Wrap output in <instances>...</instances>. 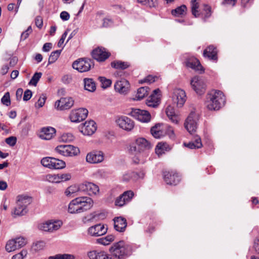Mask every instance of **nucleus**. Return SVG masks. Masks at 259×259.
<instances>
[{
  "mask_svg": "<svg viewBox=\"0 0 259 259\" xmlns=\"http://www.w3.org/2000/svg\"><path fill=\"white\" fill-rule=\"evenodd\" d=\"M80 191L85 192L89 195H96L99 192V188L94 183L84 182L80 184Z\"/></svg>",
  "mask_w": 259,
  "mask_h": 259,
  "instance_id": "obj_20",
  "label": "nucleus"
},
{
  "mask_svg": "<svg viewBox=\"0 0 259 259\" xmlns=\"http://www.w3.org/2000/svg\"><path fill=\"white\" fill-rule=\"evenodd\" d=\"M130 174H131V179L133 181H136L139 179H143L145 175L143 171H140L139 173L135 171H130Z\"/></svg>",
  "mask_w": 259,
  "mask_h": 259,
  "instance_id": "obj_51",
  "label": "nucleus"
},
{
  "mask_svg": "<svg viewBox=\"0 0 259 259\" xmlns=\"http://www.w3.org/2000/svg\"><path fill=\"white\" fill-rule=\"evenodd\" d=\"M1 102L3 104L8 106L11 104V100L10 97V93L7 92L5 94L3 97L1 99Z\"/></svg>",
  "mask_w": 259,
  "mask_h": 259,
  "instance_id": "obj_52",
  "label": "nucleus"
},
{
  "mask_svg": "<svg viewBox=\"0 0 259 259\" xmlns=\"http://www.w3.org/2000/svg\"><path fill=\"white\" fill-rule=\"evenodd\" d=\"M163 176L164 181L167 185H176L180 182L181 180L179 174L173 171H164Z\"/></svg>",
  "mask_w": 259,
  "mask_h": 259,
  "instance_id": "obj_15",
  "label": "nucleus"
},
{
  "mask_svg": "<svg viewBox=\"0 0 259 259\" xmlns=\"http://www.w3.org/2000/svg\"><path fill=\"white\" fill-rule=\"evenodd\" d=\"M161 124H157L151 129L152 135L156 139H160L163 136V133L160 128Z\"/></svg>",
  "mask_w": 259,
  "mask_h": 259,
  "instance_id": "obj_32",
  "label": "nucleus"
},
{
  "mask_svg": "<svg viewBox=\"0 0 259 259\" xmlns=\"http://www.w3.org/2000/svg\"><path fill=\"white\" fill-rule=\"evenodd\" d=\"M114 240V236L113 235H109L106 237L98 239L97 242L99 244L107 245L109 244Z\"/></svg>",
  "mask_w": 259,
  "mask_h": 259,
  "instance_id": "obj_38",
  "label": "nucleus"
},
{
  "mask_svg": "<svg viewBox=\"0 0 259 259\" xmlns=\"http://www.w3.org/2000/svg\"><path fill=\"white\" fill-rule=\"evenodd\" d=\"M32 92L30 90H27L24 92L23 96V100L27 101L30 99L32 97Z\"/></svg>",
  "mask_w": 259,
  "mask_h": 259,
  "instance_id": "obj_62",
  "label": "nucleus"
},
{
  "mask_svg": "<svg viewBox=\"0 0 259 259\" xmlns=\"http://www.w3.org/2000/svg\"><path fill=\"white\" fill-rule=\"evenodd\" d=\"M167 144L159 143L156 147L155 152L158 156L161 155L165 151H167Z\"/></svg>",
  "mask_w": 259,
  "mask_h": 259,
  "instance_id": "obj_39",
  "label": "nucleus"
},
{
  "mask_svg": "<svg viewBox=\"0 0 259 259\" xmlns=\"http://www.w3.org/2000/svg\"><path fill=\"white\" fill-rule=\"evenodd\" d=\"M66 166L65 161L58 158H54L51 169H62Z\"/></svg>",
  "mask_w": 259,
  "mask_h": 259,
  "instance_id": "obj_37",
  "label": "nucleus"
},
{
  "mask_svg": "<svg viewBox=\"0 0 259 259\" xmlns=\"http://www.w3.org/2000/svg\"><path fill=\"white\" fill-rule=\"evenodd\" d=\"M84 89L90 92H94L96 89L95 82L92 78H85L83 79Z\"/></svg>",
  "mask_w": 259,
  "mask_h": 259,
  "instance_id": "obj_31",
  "label": "nucleus"
},
{
  "mask_svg": "<svg viewBox=\"0 0 259 259\" xmlns=\"http://www.w3.org/2000/svg\"><path fill=\"white\" fill-rule=\"evenodd\" d=\"M6 143L10 146L15 145L17 142V138L15 137L11 136L7 138L5 140Z\"/></svg>",
  "mask_w": 259,
  "mask_h": 259,
  "instance_id": "obj_60",
  "label": "nucleus"
},
{
  "mask_svg": "<svg viewBox=\"0 0 259 259\" xmlns=\"http://www.w3.org/2000/svg\"><path fill=\"white\" fill-rule=\"evenodd\" d=\"M164 128V130H165L166 134L168 135L169 137L171 139H173L175 138L174 130L170 126L165 125Z\"/></svg>",
  "mask_w": 259,
  "mask_h": 259,
  "instance_id": "obj_59",
  "label": "nucleus"
},
{
  "mask_svg": "<svg viewBox=\"0 0 259 259\" xmlns=\"http://www.w3.org/2000/svg\"><path fill=\"white\" fill-rule=\"evenodd\" d=\"M93 58L99 62H103L106 60L110 55V53L106 49L98 47L92 51Z\"/></svg>",
  "mask_w": 259,
  "mask_h": 259,
  "instance_id": "obj_16",
  "label": "nucleus"
},
{
  "mask_svg": "<svg viewBox=\"0 0 259 259\" xmlns=\"http://www.w3.org/2000/svg\"><path fill=\"white\" fill-rule=\"evenodd\" d=\"M134 195V192L131 190L124 192L116 199L115 201V205L120 207L123 206L131 201Z\"/></svg>",
  "mask_w": 259,
  "mask_h": 259,
  "instance_id": "obj_18",
  "label": "nucleus"
},
{
  "mask_svg": "<svg viewBox=\"0 0 259 259\" xmlns=\"http://www.w3.org/2000/svg\"><path fill=\"white\" fill-rule=\"evenodd\" d=\"M114 229L118 232H122L125 230L127 226L126 220L121 217H116L114 218Z\"/></svg>",
  "mask_w": 259,
  "mask_h": 259,
  "instance_id": "obj_27",
  "label": "nucleus"
},
{
  "mask_svg": "<svg viewBox=\"0 0 259 259\" xmlns=\"http://www.w3.org/2000/svg\"><path fill=\"white\" fill-rule=\"evenodd\" d=\"M104 160V154L102 151H93L87 154L86 161L87 162L95 164L102 162Z\"/></svg>",
  "mask_w": 259,
  "mask_h": 259,
  "instance_id": "obj_19",
  "label": "nucleus"
},
{
  "mask_svg": "<svg viewBox=\"0 0 259 259\" xmlns=\"http://www.w3.org/2000/svg\"><path fill=\"white\" fill-rule=\"evenodd\" d=\"M186 66L187 67L191 68L196 71H198L200 73L204 72V69L201 65L199 61L194 57H191L187 60L185 62Z\"/></svg>",
  "mask_w": 259,
  "mask_h": 259,
  "instance_id": "obj_23",
  "label": "nucleus"
},
{
  "mask_svg": "<svg viewBox=\"0 0 259 259\" xmlns=\"http://www.w3.org/2000/svg\"><path fill=\"white\" fill-rule=\"evenodd\" d=\"M72 66L73 69L79 72H84L89 71L94 67V64L93 60L91 59L80 58L75 61Z\"/></svg>",
  "mask_w": 259,
  "mask_h": 259,
  "instance_id": "obj_6",
  "label": "nucleus"
},
{
  "mask_svg": "<svg viewBox=\"0 0 259 259\" xmlns=\"http://www.w3.org/2000/svg\"><path fill=\"white\" fill-rule=\"evenodd\" d=\"M184 145L191 149H199L202 146L201 138L198 136H195L193 140L188 143H185Z\"/></svg>",
  "mask_w": 259,
  "mask_h": 259,
  "instance_id": "obj_29",
  "label": "nucleus"
},
{
  "mask_svg": "<svg viewBox=\"0 0 259 259\" xmlns=\"http://www.w3.org/2000/svg\"><path fill=\"white\" fill-rule=\"evenodd\" d=\"M198 115L194 111H191L184 123V126L187 131L191 134L196 132L197 128Z\"/></svg>",
  "mask_w": 259,
  "mask_h": 259,
  "instance_id": "obj_7",
  "label": "nucleus"
},
{
  "mask_svg": "<svg viewBox=\"0 0 259 259\" xmlns=\"http://www.w3.org/2000/svg\"><path fill=\"white\" fill-rule=\"evenodd\" d=\"M107 231V228L101 224L91 226L88 230V234L94 237L103 235L106 233Z\"/></svg>",
  "mask_w": 259,
  "mask_h": 259,
  "instance_id": "obj_21",
  "label": "nucleus"
},
{
  "mask_svg": "<svg viewBox=\"0 0 259 259\" xmlns=\"http://www.w3.org/2000/svg\"><path fill=\"white\" fill-rule=\"evenodd\" d=\"M253 248L256 253L259 254V238L254 240L253 243Z\"/></svg>",
  "mask_w": 259,
  "mask_h": 259,
  "instance_id": "obj_64",
  "label": "nucleus"
},
{
  "mask_svg": "<svg viewBox=\"0 0 259 259\" xmlns=\"http://www.w3.org/2000/svg\"><path fill=\"white\" fill-rule=\"evenodd\" d=\"M166 114L168 118L172 122L177 124L179 121V117L175 113L174 108L171 106H168L166 109Z\"/></svg>",
  "mask_w": 259,
  "mask_h": 259,
  "instance_id": "obj_30",
  "label": "nucleus"
},
{
  "mask_svg": "<svg viewBox=\"0 0 259 259\" xmlns=\"http://www.w3.org/2000/svg\"><path fill=\"white\" fill-rule=\"evenodd\" d=\"M93 206V201L91 198L79 197L69 203L68 210L70 213H79L91 209Z\"/></svg>",
  "mask_w": 259,
  "mask_h": 259,
  "instance_id": "obj_1",
  "label": "nucleus"
},
{
  "mask_svg": "<svg viewBox=\"0 0 259 259\" xmlns=\"http://www.w3.org/2000/svg\"><path fill=\"white\" fill-rule=\"evenodd\" d=\"M128 115L142 122H148L151 119V115L149 112L140 109L132 108Z\"/></svg>",
  "mask_w": 259,
  "mask_h": 259,
  "instance_id": "obj_10",
  "label": "nucleus"
},
{
  "mask_svg": "<svg viewBox=\"0 0 259 259\" xmlns=\"http://www.w3.org/2000/svg\"><path fill=\"white\" fill-rule=\"evenodd\" d=\"M45 242L43 241H38L34 243L32 245V249L35 251L42 250L45 246Z\"/></svg>",
  "mask_w": 259,
  "mask_h": 259,
  "instance_id": "obj_49",
  "label": "nucleus"
},
{
  "mask_svg": "<svg viewBox=\"0 0 259 259\" xmlns=\"http://www.w3.org/2000/svg\"><path fill=\"white\" fill-rule=\"evenodd\" d=\"M172 101L176 104L178 107H182L186 101L185 92L180 89L174 90L172 95Z\"/></svg>",
  "mask_w": 259,
  "mask_h": 259,
  "instance_id": "obj_13",
  "label": "nucleus"
},
{
  "mask_svg": "<svg viewBox=\"0 0 259 259\" xmlns=\"http://www.w3.org/2000/svg\"><path fill=\"white\" fill-rule=\"evenodd\" d=\"M138 3L143 5L152 8L156 6V0H137Z\"/></svg>",
  "mask_w": 259,
  "mask_h": 259,
  "instance_id": "obj_50",
  "label": "nucleus"
},
{
  "mask_svg": "<svg viewBox=\"0 0 259 259\" xmlns=\"http://www.w3.org/2000/svg\"><path fill=\"white\" fill-rule=\"evenodd\" d=\"M46 99L47 97L46 96L43 94L41 95L37 102L35 103V107L38 108L42 107L45 105Z\"/></svg>",
  "mask_w": 259,
  "mask_h": 259,
  "instance_id": "obj_55",
  "label": "nucleus"
},
{
  "mask_svg": "<svg viewBox=\"0 0 259 259\" xmlns=\"http://www.w3.org/2000/svg\"><path fill=\"white\" fill-rule=\"evenodd\" d=\"M97 130L96 122L93 120L85 121L81 127V133L87 136L93 135Z\"/></svg>",
  "mask_w": 259,
  "mask_h": 259,
  "instance_id": "obj_22",
  "label": "nucleus"
},
{
  "mask_svg": "<svg viewBox=\"0 0 259 259\" xmlns=\"http://www.w3.org/2000/svg\"><path fill=\"white\" fill-rule=\"evenodd\" d=\"M226 99L223 93L218 90H213L206 97L205 104L209 110H218L224 106Z\"/></svg>",
  "mask_w": 259,
  "mask_h": 259,
  "instance_id": "obj_2",
  "label": "nucleus"
},
{
  "mask_svg": "<svg viewBox=\"0 0 259 259\" xmlns=\"http://www.w3.org/2000/svg\"><path fill=\"white\" fill-rule=\"evenodd\" d=\"M27 254V251L25 249H23L20 252L14 255L12 259H23Z\"/></svg>",
  "mask_w": 259,
  "mask_h": 259,
  "instance_id": "obj_56",
  "label": "nucleus"
},
{
  "mask_svg": "<svg viewBox=\"0 0 259 259\" xmlns=\"http://www.w3.org/2000/svg\"><path fill=\"white\" fill-rule=\"evenodd\" d=\"M74 139L73 136L70 133H66L62 135L61 140L63 142H69Z\"/></svg>",
  "mask_w": 259,
  "mask_h": 259,
  "instance_id": "obj_54",
  "label": "nucleus"
},
{
  "mask_svg": "<svg viewBox=\"0 0 259 259\" xmlns=\"http://www.w3.org/2000/svg\"><path fill=\"white\" fill-rule=\"evenodd\" d=\"M110 251L115 257L122 259L131 254L132 248L131 245L124 241H120L114 243Z\"/></svg>",
  "mask_w": 259,
  "mask_h": 259,
  "instance_id": "obj_3",
  "label": "nucleus"
},
{
  "mask_svg": "<svg viewBox=\"0 0 259 259\" xmlns=\"http://www.w3.org/2000/svg\"><path fill=\"white\" fill-rule=\"evenodd\" d=\"M42 76V73L41 72H35L33 76L32 77L31 79H30V81L29 82L28 84L29 85H32L34 86H36L37 85V83L40 78H41Z\"/></svg>",
  "mask_w": 259,
  "mask_h": 259,
  "instance_id": "obj_45",
  "label": "nucleus"
},
{
  "mask_svg": "<svg viewBox=\"0 0 259 259\" xmlns=\"http://www.w3.org/2000/svg\"><path fill=\"white\" fill-rule=\"evenodd\" d=\"M160 91L157 89L153 91V93L147 100L146 104L149 107H157L160 103Z\"/></svg>",
  "mask_w": 259,
  "mask_h": 259,
  "instance_id": "obj_24",
  "label": "nucleus"
},
{
  "mask_svg": "<svg viewBox=\"0 0 259 259\" xmlns=\"http://www.w3.org/2000/svg\"><path fill=\"white\" fill-rule=\"evenodd\" d=\"M198 1V0H191V1L192 13L195 17H197L199 16V13L198 11L199 8Z\"/></svg>",
  "mask_w": 259,
  "mask_h": 259,
  "instance_id": "obj_40",
  "label": "nucleus"
},
{
  "mask_svg": "<svg viewBox=\"0 0 259 259\" xmlns=\"http://www.w3.org/2000/svg\"><path fill=\"white\" fill-rule=\"evenodd\" d=\"M187 8L185 5H182L178 7L175 10L171 11V14L172 15L179 17L185 15L186 13Z\"/></svg>",
  "mask_w": 259,
  "mask_h": 259,
  "instance_id": "obj_35",
  "label": "nucleus"
},
{
  "mask_svg": "<svg viewBox=\"0 0 259 259\" xmlns=\"http://www.w3.org/2000/svg\"><path fill=\"white\" fill-rule=\"evenodd\" d=\"M88 114V110L85 108H79L72 110L69 118L72 122H79L84 120Z\"/></svg>",
  "mask_w": 259,
  "mask_h": 259,
  "instance_id": "obj_12",
  "label": "nucleus"
},
{
  "mask_svg": "<svg viewBox=\"0 0 259 259\" xmlns=\"http://www.w3.org/2000/svg\"><path fill=\"white\" fill-rule=\"evenodd\" d=\"M55 151L58 154L66 157H73L80 153L79 148L71 145H60L55 148Z\"/></svg>",
  "mask_w": 259,
  "mask_h": 259,
  "instance_id": "obj_5",
  "label": "nucleus"
},
{
  "mask_svg": "<svg viewBox=\"0 0 259 259\" xmlns=\"http://www.w3.org/2000/svg\"><path fill=\"white\" fill-rule=\"evenodd\" d=\"M130 87L128 81L125 79L117 81L114 84L115 90L121 94H126Z\"/></svg>",
  "mask_w": 259,
  "mask_h": 259,
  "instance_id": "obj_25",
  "label": "nucleus"
},
{
  "mask_svg": "<svg viewBox=\"0 0 259 259\" xmlns=\"http://www.w3.org/2000/svg\"><path fill=\"white\" fill-rule=\"evenodd\" d=\"M73 104L72 98H61L55 102V107L57 110H64L70 108Z\"/></svg>",
  "mask_w": 259,
  "mask_h": 259,
  "instance_id": "obj_17",
  "label": "nucleus"
},
{
  "mask_svg": "<svg viewBox=\"0 0 259 259\" xmlns=\"http://www.w3.org/2000/svg\"><path fill=\"white\" fill-rule=\"evenodd\" d=\"M111 66L117 69H125L130 66V64L126 62L115 61L111 63Z\"/></svg>",
  "mask_w": 259,
  "mask_h": 259,
  "instance_id": "obj_34",
  "label": "nucleus"
},
{
  "mask_svg": "<svg viewBox=\"0 0 259 259\" xmlns=\"http://www.w3.org/2000/svg\"><path fill=\"white\" fill-rule=\"evenodd\" d=\"M32 30L31 27L29 26L25 31L22 33L21 35V40H25L28 37L29 34L32 32Z\"/></svg>",
  "mask_w": 259,
  "mask_h": 259,
  "instance_id": "obj_58",
  "label": "nucleus"
},
{
  "mask_svg": "<svg viewBox=\"0 0 259 259\" xmlns=\"http://www.w3.org/2000/svg\"><path fill=\"white\" fill-rule=\"evenodd\" d=\"M151 144L143 138H138L135 143L130 146L129 151L131 154L140 155L141 152L148 150L152 148Z\"/></svg>",
  "mask_w": 259,
  "mask_h": 259,
  "instance_id": "obj_4",
  "label": "nucleus"
},
{
  "mask_svg": "<svg viewBox=\"0 0 259 259\" xmlns=\"http://www.w3.org/2000/svg\"><path fill=\"white\" fill-rule=\"evenodd\" d=\"M99 80L101 83V87L104 89H106L110 87L112 83L111 80L107 79L105 77L100 76L99 77Z\"/></svg>",
  "mask_w": 259,
  "mask_h": 259,
  "instance_id": "obj_48",
  "label": "nucleus"
},
{
  "mask_svg": "<svg viewBox=\"0 0 259 259\" xmlns=\"http://www.w3.org/2000/svg\"><path fill=\"white\" fill-rule=\"evenodd\" d=\"M113 24V21L111 19L106 18L103 20L102 26L104 27H108L111 26Z\"/></svg>",
  "mask_w": 259,
  "mask_h": 259,
  "instance_id": "obj_61",
  "label": "nucleus"
},
{
  "mask_svg": "<svg viewBox=\"0 0 259 259\" xmlns=\"http://www.w3.org/2000/svg\"><path fill=\"white\" fill-rule=\"evenodd\" d=\"M53 158L51 157H44L41 160V163L44 166L51 169Z\"/></svg>",
  "mask_w": 259,
  "mask_h": 259,
  "instance_id": "obj_46",
  "label": "nucleus"
},
{
  "mask_svg": "<svg viewBox=\"0 0 259 259\" xmlns=\"http://www.w3.org/2000/svg\"><path fill=\"white\" fill-rule=\"evenodd\" d=\"M15 243L14 239L8 241L6 245V250L8 252H11L17 249Z\"/></svg>",
  "mask_w": 259,
  "mask_h": 259,
  "instance_id": "obj_47",
  "label": "nucleus"
},
{
  "mask_svg": "<svg viewBox=\"0 0 259 259\" xmlns=\"http://www.w3.org/2000/svg\"><path fill=\"white\" fill-rule=\"evenodd\" d=\"M116 122L118 126L123 130L126 132H130L135 127V122L130 118L121 116L116 120Z\"/></svg>",
  "mask_w": 259,
  "mask_h": 259,
  "instance_id": "obj_11",
  "label": "nucleus"
},
{
  "mask_svg": "<svg viewBox=\"0 0 259 259\" xmlns=\"http://www.w3.org/2000/svg\"><path fill=\"white\" fill-rule=\"evenodd\" d=\"M59 176V183L61 182L67 181L71 179V176L70 174H58Z\"/></svg>",
  "mask_w": 259,
  "mask_h": 259,
  "instance_id": "obj_57",
  "label": "nucleus"
},
{
  "mask_svg": "<svg viewBox=\"0 0 259 259\" xmlns=\"http://www.w3.org/2000/svg\"><path fill=\"white\" fill-rule=\"evenodd\" d=\"M62 223L60 221H49L39 225L38 228L42 231L46 232H53L58 230Z\"/></svg>",
  "mask_w": 259,
  "mask_h": 259,
  "instance_id": "obj_14",
  "label": "nucleus"
},
{
  "mask_svg": "<svg viewBox=\"0 0 259 259\" xmlns=\"http://www.w3.org/2000/svg\"><path fill=\"white\" fill-rule=\"evenodd\" d=\"M48 259H75V256L71 254H57L49 257Z\"/></svg>",
  "mask_w": 259,
  "mask_h": 259,
  "instance_id": "obj_42",
  "label": "nucleus"
},
{
  "mask_svg": "<svg viewBox=\"0 0 259 259\" xmlns=\"http://www.w3.org/2000/svg\"><path fill=\"white\" fill-rule=\"evenodd\" d=\"M149 88L147 87L140 88L137 93L136 98L137 100H140L148 95Z\"/></svg>",
  "mask_w": 259,
  "mask_h": 259,
  "instance_id": "obj_36",
  "label": "nucleus"
},
{
  "mask_svg": "<svg viewBox=\"0 0 259 259\" xmlns=\"http://www.w3.org/2000/svg\"><path fill=\"white\" fill-rule=\"evenodd\" d=\"M191 85L193 90L199 95L205 93L206 85L205 80L201 77L195 76L191 80Z\"/></svg>",
  "mask_w": 259,
  "mask_h": 259,
  "instance_id": "obj_9",
  "label": "nucleus"
},
{
  "mask_svg": "<svg viewBox=\"0 0 259 259\" xmlns=\"http://www.w3.org/2000/svg\"><path fill=\"white\" fill-rule=\"evenodd\" d=\"M56 134L55 128L52 127H44L41 129L39 137L43 140H51Z\"/></svg>",
  "mask_w": 259,
  "mask_h": 259,
  "instance_id": "obj_26",
  "label": "nucleus"
},
{
  "mask_svg": "<svg viewBox=\"0 0 259 259\" xmlns=\"http://www.w3.org/2000/svg\"><path fill=\"white\" fill-rule=\"evenodd\" d=\"M17 205L13 213L16 215H23L27 212V206L29 204V200L27 197L19 196L18 197Z\"/></svg>",
  "mask_w": 259,
  "mask_h": 259,
  "instance_id": "obj_8",
  "label": "nucleus"
},
{
  "mask_svg": "<svg viewBox=\"0 0 259 259\" xmlns=\"http://www.w3.org/2000/svg\"><path fill=\"white\" fill-rule=\"evenodd\" d=\"M97 259H111L109 258L104 251H99Z\"/></svg>",
  "mask_w": 259,
  "mask_h": 259,
  "instance_id": "obj_63",
  "label": "nucleus"
},
{
  "mask_svg": "<svg viewBox=\"0 0 259 259\" xmlns=\"http://www.w3.org/2000/svg\"><path fill=\"white\" fill-rule=\"evenodd\" d=\"M47 180L51 183H59V176L58 175H48L46 176Z\"/></svg>",
  "mask_w": 259,
  "mask_h": 259,
  "instance_id": "obj_53",
  "label": "nucleus"
},
{
  "mask_svg": "<svg viewBox=\"0 0 259 259\" xmlns=\"http://www.w3.org/2000/svg\"><path fill=\"white\" fill-rule=\"evenodd\" d=\"M61 52V50H56L55 51L52 52L51 53V55L49 58V64H52L54 63L59 57Z\"/></svg>",
  "mask_w": 259,
  "mask_h": 259,
  "instance_id": "obj_44",
  "label": "nucleus"
},
{
  "mask_svg": "<svg viewBox=\"0 0 259 259\" xmlns=\"http://www.w3.org/2000/svg\"><path fill=\"white\" fill-rule=\"evenodd\" d=\"M79 191H80V185L78 186L72 185L66 189L65 194L67 197H73L75 196V193Z\"/></svg>",
  "mask_w": 259,
  "mask_h": 259,
  "instance_id": "obj_33",
  "label": "nucleus"
},
{
  "mask_svg": "<svg viewBox=\"0 0 259 259\" xmlns=\"http://www.w3.org/2000/svg\"><path fill=\"white\" fill-rule=\"evenodd\" d=\"M14 240L16 243L17 249L24 246L27 243L26 239L24 237H16Z\"/></svg>",
  "mask_w": 259,
  "mask_h": 259,
  "instance_id": "obj_43",
  "label": "nucleus"
},
{
  "mask_svg": "<svg viewBox=\"0 0 259 259\" xmlns=\"http://www.w3.org/2000/svg\"><path fill=\"white\" fill-rule=\"evenodd\" d=\"M203 56L210 60H217L218 59L217 48L213 46H209L204 51Z\"/></svg>",
  "mask_w": 259,
  "mask_h": 259,
  "instance_id": "obj_28",
  "label": "nucleus"
},
{
  "mask_svg": "<svg viewBox=\"0 0 259 259\" xmlns=\"http://www.w3.org/2000/svg\"><path fill=\"white\" fill-rule=\"evenodd\" d=\"M211 15V7L208 5H204L203 11L202 12V19L204 21L209 18Z\"/></svg>",
  "mask_w": 259,
  "mask_h": 259,
  "instance_id": "obj_41",
  "label": "nucleus"
}]
</instances>
